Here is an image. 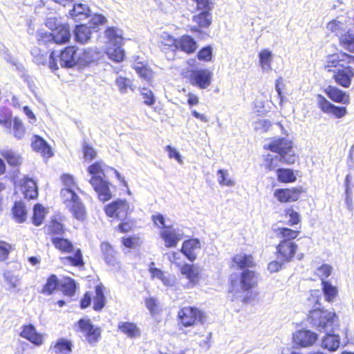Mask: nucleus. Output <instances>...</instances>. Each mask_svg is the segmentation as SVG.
<instances>
[{
  "mask_svg": "<svg viewBox=\"0 0 354 354\" xmlns=\"http://www.w3.org/2000/svg\"><path fill=\"white\" fill-rule=\"evenodd\" d=\"M310 297L309 300H315L317 307L309 312V324L319 331L326 333L332 331L336 317L335 313L319 308L321 304L319 298L321 297V293L319 290L311 291Z\"/></svg>",
  "mask_w": 354,
  "mask_h": 354,
  "instance_id": "nucleus-1",
  "label": "nucleus"
},
{
  "mask_svg": "<svg viewBox=\"0 0 354 354\" xmlns=\"http://www.w3.org/2000/svg\"><path fill=\"white\" fill-rule=\"evenodd\" d=\"M88 171L92 175L89 183L97 194L98 198L103 202L110 200L111 193L109 183L104 179V174L102 162H97L90 165L88 167Z\"/></svg>",
  "mask_w": 354,
  "mask_h": 354,
  "instance_id": "nucleus-2",
  "label": "nucleus"
},
{
  "mask_svg": "<svg viewBox=\"0 0 354 354\" xmlns=\"http://www.w3.org/2000/svg\"><path fill=\"white\" fill-rule=\"evenodd\" d=\"M108 39L106 53L108 57L115 62H120L124 57V50L122 48L123 41L122 31L117 28L110 27L105 31Z\"/></svg>",
  "mask_w": 354,
  "mask_h": 354,
  "instance_id": "nucleus-3",
  "label": "nucleus"
},
{
  "mask_svg": "<svg viewBox=\"0 0 354 354\" xmlns=\"http://www.w3.org/2000/svg\"><path fill=\"white\" fill-rule=\"evenodd\" d=\"M265 148L272 152L277 153L281 162L291 165L295 163L297 157L292 150V142L284 138L272 140Z\"/></svg>",
  "mask_w": 354,
  "mask_h": 354,
  "instance_id": "nucleus-4",
  "label": "nucleus"
},
{
  "mask_svg": "<svg viewBox=\"0 0 354 354\" xmlns=\"http://www.w3.org/2000/svg\"><path fill=\"white\" fill-rule=\"evenodd\" d=\"M178 315L181 324L185 326H190L198 322L203 324L206 320V315L203 312L191 306L180 309Z\"/></svg>",
  "mask_w": 354,
  "mask_h": 354,
  "instance_id": "nucleus-5",
  "label": "nucleus"
},
{
  "mask_svg": "<svg viewBox=\"0 0 354 354\" xmlns=\"http://www.w3.org/2000/svg\"><path fill=\"white\" fill-rule=\"evenodd\" d=\"M129 205L126 200L118 199L105 207V212L109 217L124 220L129 213Z\"/></svg>",
  "mask_w": 354,
  "mask_h": 354,
  "instance_id": "nucleus-6",
  "label": "nucleus"
},
{
  "mask_svg": "<svg viewBox=\"0 0 354 354\" xmlns=\"http://www.w3.org/2000/svg\"><path fill=\"white\" fill-rule=\"evenodd\" d=\"M160 237L165 242L166 248H175L184 236L183 231L173 226L165 227L160 232Z\"/></svg>",
  "mask_w": 354,
  "mask_h": 354,
  "instance_id": "nucleus-7",
  "label": "nucleus"
},
{
  "mask_svg": "<svg viewBox=\"0 0 354 354\" xmlns=\"http://www.w3.org/2000/svg\"><path fill=\"white\" fill-rule=\"evenodd\" d=\"M188 77L192 85L205 89L211 84L212 73L208 69L193 70Z\"/></svg>",
  "mask_w": 354,
  "mask_h": 354,
  "instance_id": "nucleus-8",
  "label": "nucleus"
},
{
  "mask_svg": "<svg viewBox=\"0 0 354 354\" xmlns=\"http://www.w3.org/2000/svg\"><path fill=\"white\" fill-rule=\"evenodd\" d=\"M354 77V68L351 66H341L333 71V78L335 82L344 88H348L351 85Z\"/></svg>",
  "mask_w": 354,
  "mask_h": 354,
  "instance_id": "nucleus-9",
  "label": "nucleus"
},
{
  "mask_svg": "<svg viewBox=\"0 0 354 354\" xmlns=\"http://www.w3.org/2000/svg\"><path fill=\"white\" fill-rule=\"evenodd\" d=\"M317 103L320 109L328 114H333L337 118H341L346 114V107L337 106L331 104L324 96L317 95Z\"/></svg>",
  "mask_w": 354,
  "mask_h": 354,
  "instance_id": "nucleus-10",
  "label": "nucleus"
},
{
  "mask_svg": "<svg viewBox=\"0 0 354 354\" xmlns=\"http://www.w3.org/2000/svg\"><path fill=\"white\" fill-rule=\"evenodd\" d=\"M317 335L309 330H300L293 335L294 343L300 347H308L315 344Z\"/></svg>",
  "mask_w": 354,
  "mask_h": 354,
  "instance_id": "nucleus-11",
  "label": "nucleus"
},
{
  "mask_svg": "<svg viewBox=\"0 0 354 354\" xmlns=\"http://www.w3.org/2000/svg\"><path fill=\"white\" fill-rule=\"evenodd\" d=\"M168 41L169 46L174 47L175 49H180L187 53H193L196 49V41L188 35H184L178 40L170 38Z\"/></svg>",
  "mask_w": 354,
  "mask_h": 354,
  "instance_id": "nucleus-12",
  "label": "nucleus"
},
{
  "mask_svg": "<svg viewBox=\"0 0 354 354\" xmlns=\"http://www.w3.org/2000/svg\"><path fill=\"white\" fill-rule=\"evenodd\" d=\"M59 64L62 67L71 68L79 64L78 54L73 46H68L61 51L59 55Z\"/></svg>",
  "mask_w": 354,
  "mask_h": 354,
  "instance_id": "nucleus-13",
  "label": "nucleus"
},
{
  "mask_svg": "<svg viewBox=\"0 0 354 354\" xmlns=\"http://www.w3.org/2000/svg\"><path fill=\"white\" fill-rule=\"evenodd\" d=\"M297 249V245L295 243L281 241L277 247V257L281 262L290 261Z\"/></svg>",
  "mask_w": 354,
  "mask_h": 354,
  "instance_id": "nucleus-14",
  "label": "nucleus"
},
{
  "mask_svg": "<svg viewBox=\"0 0 354 354\" xmlns=\"http://www.w3.org/2000/svg\"><path fill=\"white\" fill-rule=\"evenodd\" d=\"M20 336L37 346L42 345L44 343L43 334L38 333L35 327L32 324L23 326Z\"/></svg>",
  "mask_w": 354,
  "mask_h": 354,
  "instance_id": "nucleus-15",
  "label": "nucleus"
},
{
  "mask_svg": "<svg viewBox=\"0 0 354 354\" xmlns=\"http://www.w3.org/2000/svg\"><path fill=\"white\" fill-rule=\"evenodd\" d=\"M201 248V243L198 239H189L183 243L180 252L189 260L193 261L196 259L198 251Z\"/></svg>",
  "mask_w": 354,
  "mask_h": 354,
  "instance_id": "nucleus-16",
  "label": "nucleus"
},
{
  "mask_svg": "<svg viewBox=\"0 0 354 354\" xmlns=\"http://www.w3.org/2000/svg\"><path fill=\"white\" fill-rule=\"evenodd\" d=\"M300 191L298 189H277L274 196L281 203L296 201L299 199Z\"/></svg>",
  "mask_w": 354,
  "mask_h": 354,
  "instance_id": "nucleus-17",
  "label": "nucleus"
},
{
  "mask_svg": "<svg viewBox=\"0 0 354 354\" xmlns=\"http://www.w3.org/2000/svg\"><path fill=\"white\" fill-rule=\"evenodd\" d=\"M100 53L96 48H88L83 49L78 54L80 65L84 66L100 59Z\"/></svg>",
  "mask_w": 354,
  "mask_h": 354,
  "instance_id": "nucleus-18",
  "label": "nucleus"
},
{
  "mask_svg": "<svg viewBox=\"0 0 354 354\" xmlns=\"http://www.w3.org/2000/svg\"><path fill=\"white\" fill-rule=\"evenodd\" d=\"M73 6L69 10V15L75 21H78L86 19L90 15V10L86 4L78 3H71Z\"/></svg>",
  "mask_w": 354,
  "mask_h": 354,
  "instance_id": "nucleus-19",
  "label": "nucleus"
},
{
  "mask_svg": "<svg viewBox=\"0 0 354 354\" xmlns=\"http://www.w3.org/2000/svg\"><path fill=\"white\" fill-rule=\"evenodd\" d=\"M257 283V279L254 271L245 270L241 273L240 286L243 291H249L254 287Z\"/></svg>",
  "mask_w": 354,
  "mask_h": 354,
  "instance_id": "nucleus-20",
  "label": "nucleus"
},
{
  "mask_svg": "<svg viewBox=\"0 0 354 354\" xmlns=\"http://www.w3.org/2000/svg\"><path fill=\"white\" fill-rule=\"evenodd\" d=\"M21 190L24 197L28 199H33L37 196V188L36 183L30 178L24 177L21 182Z\"/></svg>",
  "mask_w": 354,
  "mask_h": 354,
  "instance_id": "nucleus-21",
  "label": "nucleus"
},
{
  "mask_svg": "<svg viewBox=\"0 0 354 354\" xmlns=\"http://www.w3.org/2000/svg\"><path fill=\"white\" fill-rule=\"evenodd\" d=\"M96 27L87 26L86 25L80 24L77 26L74 30L75 40L81 44L86 43L91 38V35L95 30Z\"/></svg>",
  "mask_w": 354,
  "mask_h": 354,
  "instance_id": "nucleus-22",
  "label": "nucleus"
},
{
  "mask_svg": "<svg viewBox=\"0 0 354 354\" xmlns=\"http://www.w3.org/2000/svg\"><path fill=\"white\" fill-rule=\"evenodd\" d=\"M326 92L328 96L334 102L344 104L349 103V95L335 86H329Z\"/></svg>",
  "mask_w": 354,
  "mask_h": 354,
  "instance_id": "nucleus-23",
  "label": "nucleus"
},
{
  "mask_svg": "<svg viewBox=\"0 0 354 354\" xmlns=\"http://www.w3.org/2000/svg\"><path fill=\"white\" fill-rule=\"evenodd\" d=\"M31 145L35 151L39 152L43 156L50 157L52 156L50 146L39 136L35 135L32 137Z\"/></svg>",
  "mask_w": 354,
  "mask_h": 354,
  "instance_id": "nucleus-24",
  "label": "nucleus"
},
{
  "mask_svg": "<svg viewBox=\"0 0 354 354\" xmlns=\"http://www.w3.org/2000/svg\"><path fill=\"white\" fill-rule=\"evenodd\" d=\"M54 41L56 44H65L71 38V32L68 25H58L53 32Z\"/></svg>",
  "mask_w": 354,
  "mask_h": 354,
  "instance_id": "nucleus-25",
  "label": "nucleus"
},
{
  "mask_svg": "<svg viewBox=\"0 0 354 354\" xmlns=\"http://www.w3.org/2000/svg\"><path fill=\"white\" fill-rule=\"evenodd\" d=\"M100 249L106 263L110 266H115L118 263L117 257L112 247L108 243L104 242L102 243Z\"/></svg>",
  "mask_w": 354,
  "mask_h": 354,
  "instance_id": "nucleus-26",
  "label": "nucleus"
},
{
  "mask_svg": "<svg viewBox=\"0 0 354 354\" xmlns=\"http://www.w3.org/2000/svg\"><path fill=\"white\" fill-rule=\"evenodd\" d=\"M70 212L72 213L74 218L77 220L83 221L86 217V212L85 207L81 202L80 199L73 201L72 204L68 206Z\"/></svg>",
  "mask_w": 354,
  "mask_h": 354,
  "instance_id": "nucleus-27",
  "label": "nucleus"
},
{
  "mask_svg": "<svg viewBox=\"0 0 354 354\" xmlns=\"http://www.w3.org/2000/svg\"><path fill=\"white\" fill-rule=\"evenodd\" d=\"M339 346V337L338 335L330 334L328 332L326 335L323 338L322 342V347L327 349L329 351H335Z\"/></svg>",
  "mask_w": 354,
  "mask_h": 354,
  "instance_id": "nucleus-28",
  "label": "nucleus"
},
{
  "mask_svg": "<svg viewBox=\"0 0 354 354\" xmlns=\"http://www.w3.org/2000/svg\"><path fill=\"white\" fill-rule=\"evenodd\" d=\"M233 263L240 269L245 268H252L255 263L251 255L245 254H236L233 258Z\"/></svg>",
  "mask_w": 354,
  "mask_h": 354,
  "instance_id": "nucleus-29",
  "label": "nucleus"
},
{
  "mask_svg": "<svg viewBox=\"0 0 354 354\" xmlns=\"http://www.w3.org/2000/svg\"><path fill=\"white\" fill-rule=\"evenodd\" d=\"M60 261L62 264L65 266H73L80 267L84 266V261L82 259V254L81 250L77 249L73 256H67L60 257Z\"/></svg>",
  "mask_w": 354,
  "mask_h": 354,
  "instance_id": "nucleus-30",
  "label": "nucleus"
},
{
  "mask_svg": "<svg viewBox=\"0 0 354 354\" xmlns=\"http://www.w3.org/2000/svg\"><path fill=\"white\" fill-rule=\"evenodd\" d=\"M327 29L339 37V39L342 35H345L346 31L350 30L348 28L346 24L337 19L330 21L327 24Z\"/></svg>",
  "mask_w": 354,
  "mask_h": 354,
  "instance_id": "nucleus-31",
  "label": "nucleus"
},
{
  "mask_svg": "<svg viewBox=\"0 0 354 354\" xmlns=\"http://www.w3.org/2000/svg\"><path fill=\"white\" fill-rule=\"evenodd\" d=\"M119 329L130 338H135L140 335L137 326L131 322H121L118 324Z\"/></svg>",
  "mask_w": 354,
  "mask_h": 354,
  "instance_id": "nucleus-32",
  "label": "nucleus"
},
{
  "mask_svg": "<svg viewBox=\"0 0 354 354\" xmlns=\"http://www.w3.org/2000/svg\"><path fill=\"white\" fill-rule=\"evenodd\" d=\"M322 283V291L326 301L330 303L333 302L336 299L338 293L337 287L333 286L330 282L326 281H323Z\"/></svg>",
  "mask_w": 354,
  "mask_h": 354,
  "instance_id": "nucleus-33",
  "label": "nucleus"
},
{
  "mask_svg": "<svg viewBox=\"0 0 354 354\" xmlns=\"http://www.w3.org/2000/svg\"><path fill=\"white\" fill-rule=\"evenodd\" d=\"M259 57L262 71L265 72L271 71V63L272 61L271 51L268 49H264L259 53Z\"/></svg>",
  "mask_w": 354,
  "mask_h": 354,
  "instance_id": "nucleus-34",
  "label": "nucleus"
},
{
  "mask_svg": "<svg viewBox=\"0 0 354 354\" xmlns=\"http://www.w3.org/2000/svg\"><path fill=\"white\" fill-rule=\"evenodd\" d=\"M339 40V45L345 50L354 53V33L351 30L342 35Z\"/></svg>",
  "mask_w": 354,
  "mask_h": 354,
  "instance_id": "nucleus-35",
  "label": "nucleus"
},
{
  "mask_svg": "<svg viewBox=\"0 0 354 354\" xmlns=\"http://www.w3.org/2000/svg\"><path fill=\"white\" fill-rule=\"evenodd\" d=\"M133 67L138 75L145 81L150 82L152 80L153 71L142 62L135 63Z\"/></svg>",
  "mask_w": 354,
  "mask_h": 354,
  "instance_id": "nucleus-36",
  "label": "nucleus"
},
{
  "mask_svg": "<svg viewBox=\"0 0 354 354\" xmlns=\"http://www.w3.org/2000/svg\"><path fill=\"white\" fill-rule=\"evenodd\" d=\"M193 21L201 28L209 27L212 23V17L209 10H203L200 14L193 16Z\"/></svg>",
  "mask_w": 354,
  "mask_h": 354,
  "instance_id": "nucleus-37",
  "label": "nucleus"
},
{
  "mask_svg": "<svg viewBox=\"0 0 354 354\" xmlns=\"http://www.w3.org/2000/svg\"><path fill=\"white\" fill-rule=\"evenodd\" d=\"M1 154L11 166H17L22 162V158L21 156L12 150H3Z\"/></svg>",
  "mask_w": 354,
  "mask_h": 354,
  "instance_id": "nucleus-38",
  "label": "nucleus"
},
{
  "mask_svg": "<svg viewBox=\"0 0 354 354\" xmlns=\"http://www.w3.org/2000/svg\"><path fill=\"white\" fill-rule=\"evenodd\" d=\"M55 354H69L72 351V343L64 338L59 339L53 346Z\"/></svg>",
  "mask_w": 354,
  "mask_h": 354,
  "instance_id": "nucleus-39",
  "label": "nucleus"
},
{
  "mask_svg": "<svg viewBox=\"0 0 354 354\" xmlns=\"http://www.w3.org/2000/svg\"><path fill=\"white\" fill-rule=\"evenodd\" d=\"M105 297L104 294V287L97 286L95 288V295L93 298V309L100 310L105 305Z\"/></svg>",
  "mask_w": 354,
  "mask_h": 354,
  "instance_id": "nucleus-40",
  "label": "nucleus"
},
{
  "mask_svg": "<svg viewBox=\"0 0 354 354\" xmlns=\"http://www.w3.org/2000/svg\"><path fill=\"white\" fill-rule=\"evenodd\" d=\"M60 194L63 202L67 207L72 204L73 201L79 199V197L75 193L73 188L64 187L62 189Z\"/></svg>",
  "mask_w": 354,
  "mask_h": 354,
  "instance_id": "nucleus-41",
  "label": "nucleus"
},
{
  "mask_svg": "<svg viewBox=\"0 0 354 354\" xmlns=\"http://www.w3.org/2000/svg\"><path fill=\"white\" fill-rule=\"evenodd\" d=\"M5 281L12 289H17L21 285L20 277L11 271H6L3 274Z\"/></svg>",
  "mask_w": 354,
  "mask_h": 354,
  "instance_id": "nucleus-42",
  "label": "nucleus"
},
{
  "mask_svg": "<svg viewBox=\"0 0 354 354\" xmlns=\"http://www.w3.org/2000/svg\"><path fill=\"white\" fill-rule=\"evenodd\" d=\"M278 180L283 183H292L296 180V176L290 169H278Z\"/></svg>",
  "mask_w": 354,
  "mask_h": 354,
  "instance_id": "nucleus-43",
  "label": "nucleus"
},
{
  "mask_svg": "<svg viewBox=\"0 0 354 354\" xmlns=\"http://www.w3.org/2000/svg\"><path fill=\"white\" fill-rule=\"evenodd\" d=\"M53 243L56 248L66 253L72 252L73 248V244L68 239L64 238H54L53 239Z\"/></svg>",
  "mask_w": 354,
  "mask_h": 354,
  "instance_id": "nucleus-44",
  "label": "nucleus"
},
{
  "mask_svg": "<svg viewBox=\"0 0 354 354\" xmlns=\"http://www.w3.org/2000/svg\"><path fill=\"white\" fill-rule=\"evenodd\" d=\"M12 213L18 223H22L26 220V211L24 204L21 202H16L12 209Z\"/></svg>",
  "mask_w": 354,
  "mask_h": 354,
  "instance_id": "nucleus-45",
  "label": "nucleus"
},
{
  "mask_svg": "<svg viewBox=\"0 0 354 354\" xmlns=\"http://www.w3.org/2000/svg\"><path fill=\"white\" fill-rule=\"evenodd\" d=\"M45 216V209L40 204H36L33 208L32 222L36 226L41 224Z\"/></svg>",
  "mask_w": 354,
  "mask_h": 354,
  "instance_id": "nucleus-46",
  "label": "nucleus"
},
{
  "mask_svg": "<svg viewBox=\"0 0 354 354\" xmlns=\"http://www.w3.org/2000/svg\"><path fill=\"white\" fill-rule=\"evenodd\" d=\"M278 235L283 239V241H290L297 238L299 234V231L293 230L288 227L278 228Z\"/></svg>",
  "mask_w": 354,
  "mask_h": 354,
  "instance_id": "nucleus-47",
  "label": "nucleus"
},
{
  "mask_svg": "<svg viewBox=\"0 0 354 354\" xmlns=\"http://www.w3.org/2000/svg\"><path fill=\"white\" fill-rule=\"evenodd\" d=\"M180 272L185 275L191 281L194 282L197 279L198 272L194 266L185 264L180 268Z\"/></svg>",
  "mask_w": 354,
  "mask_h": 354,
  "instance_id": "nucleus-48",
  "label": "nucleus"
},
{
  "mask_svg": "<svg viewBox=\"0 0 354 354\" xmlns=\"http://www.w3.org/2000/svg\"><path fill=\"white\" fill-rule=\"evenodd\" d=\"M343 54H333L330 56H328L325 68H330L334 67L338 68H341V66H343L342 64H340V62L344 60L345 57L342 56Z\"/></svg>",
  "mask_w": 354,
  "mask_h": 354,
  "instance_id": "nucleus-49",
  "label": "nucleus"
},
{
  "mask_svg": "<svg viewBox=\"0 0 354 354\" xmlns=\"http://www.w3.org/2000/svg\"><path fill=\"white\" fill-rule=\"evenodd\" d=\"M58 286L57 278L55 274H51L45 284L42 292L46 295H50L57 288Z\"/></svg>",
  "mask_w": 354,
  "mask_h": 354,
  "instance_id": "nucleus-50",
  "label": "nucleus"
},
{
  "mask_svg": "<svg viewBox=\"0 0 354 354\" xmlns=\"http://www.w3.org/2000/svg\"><path fill=\"white\" fill-rule=\"evenodd\" d=\"M46 230L48 234L57 235H62L64 231L63 225L55 220H52L51 222L46 226Z\"/></svg>",
  "mask_w": 354,
  "mask_h": 354,
  "instance_id": "nucleus-51",
  "label": "nucleus"
},
{
  "mask_svg": "<svg viewBox=\"0 0 354 354\" xmlns=\"http://www.w3.org/2000/svg\"><path fill=\"white\" fill-rule=\"evenodd\" d=\"M76 290V283L71 278H66L62 284V291L64 295L73 296Z\"/></svg>",
  "mask_w": 354,
  "mask_h": 354,
  "instance_id": "nucleus-52",
  "label": "nucleus"
},
{
  "mask_svg": "<svg viewBox=\"0 0 354 354\" xmlns=\"http://www.w3.org/2000/svg\"><path fill=\"white\" fill-rule=\"evenodd\" d=\"M13 135L18 140L22 139L25 135V128L21 121L16 118L13 121Z\"/></svg>",
  "mask_w": 354,
  "mask_h": 354,
  "instance_id": "nucleus-53",
  "label": "nucleus"
},
{
  "mask_svg": "<svg viewBox=\"0 0 354 354\" xmlns=\"http://www.w3.org/2000/svg\"><path fill=\"white\" fill-rule=\"evenodd\" d=\"M140 94L142 96L143 102L147 106H152L155 104L156 99L153 92L147 88H140Z\"/></svg>",
  "mask_w": 354,
  "mask_h": 354,
  "instance_id": "nucleus-54",
  "label": "nucleus"
},
{
  "mask_svg": "<svg viewBox=\"0 0 354 354\" xmlns=\"http://www.w3.org/2000/svg\"><path fill=\"white\" fill-rule=\"evenodd\" d=\"M332 270L333 268L330 266L328 264H324L316 270L315 274L323 282V281H325L324 279L326 278L330 275Z\"/></svg>",
  "mask_w": 354,
  "mask_h": 354,
  "instance_id": "nucleus-55",
  "label": "nucleus"
},
{
  "mask_svg": "<svg viewBox=\"0 0 354 354\" xmlns=\"http://www.w3.org/2000/svg\"><path fill=\"white\" fill-rule=\"evenodd\" d=\"M218 176V183L221 185L232 187L234 185V183L230 178H227L228 172L227 170L219 169L217 172Z\"/></svg>",
  "mask_w": 354,
  "mask_h": 354,
  "instance_id": "nucleus-56",
  "label": "nucleus"
},
{
  "mask_svg": "<svg viewBox=\"0 0 354 354\" xmlns=\"http://www.w3.org/2000/svg\"><path fill=\"white\" fill-rule=\"evenodd\" d=\"M78 325L81 332L84 334L86 338L88 337V335L95 328L89 319H81L78 322Z\"/></svg>",
  "mask_w": 354,
  "mask_h": 354,
  "instance_id": "nucleus-57",
  "label": "nucleus"
},
{
  "mask_svg": "<svg viewBox=\"0 0 354 354\" xmlns=\"http://www.w3.org/2000/svg\"><path fill=\"white\" fill-rule=\"evenodd\" d=\"M115 84L120 92L125 93L127 92V89L130 86V80L120 76L116 79Z\"/></svg>",
  "mask_w": 354,
  "mask_h": 354,
  "instance_id": "nucleus-58",
  "label": "nucleus"
},
{
  "mask_svg": "<svg viewBox=\"0 0 354 354\" xmlns=\"http://www.w3.org/2000/svg\"><path fill=\"white\" fill-rule=\"evenodd\" d=\"M286 216H288L290 219L288 221L287 224L290 225H297L300 221V216L297 212H295L292 209H288L286 211Z\"/></svg>",
  "mask_w": 354,
  "mask_h": 354,
  "instance_id": "nucleus-59",
  "label": "nucleus"
},
{
  "mask_svg": "<svg viewBox=\"0 0 354 354\" xmlns=\"http://www.w3.org/2000/svg\"><path fill=\"white\" fill-rule=\"evenodd\" d=\"M101 336V330L100 328H95L86 338L88 343L91 345L95 344L100 339Z\"/></svg>",
  "mask_w": 354,
  "mask_h": 354,
  "instance_id": "nucleus-60",
  "label": "nucleus"
},
{
  "mask_svg": "<svg viewBox=\"0 0 354 354\" xmlns=\"http://www.w3.org/2000/svg\"><path fill=\"white\" fill-rule=\"evenodd\" d=\"M101 336V330L100 328H95L86 338L88 343L91 345L95 344L100 339Z\"/></svg>",
  "mask_w": 354,
  "mask_h": 354,
  "instance_id": "nucleus-61",
  "label": "nucleus"
},
{
  "mask_svg": "<svg viewBox=\"0 0 354 354\" xmlns=\"http://www.w3.org/2000/svg\"><path fill=\"white\" fill-rule=\"evenodd\" d=\"M12 250V246L5 241H0V261H4Z\"/></svg>",
  "mask_w": 354,
  "mask_h": 354,
  "instance_id": "nucleus-62",
  "label": "nucleus"
},
{
  "mask_svg": "<svg viewBox=\"0 0 354 354\" xmlns=\"http://www.w3.org/2000/svg\"><path fill=\"white\" fill-rule=\"evenodd\" d=\"M83 153L84 159L89 161L94 159L97 155L94 149L87 144H84L83 146Z\"/></svg>",
  "mask_w": 354,
  "mask_h": 354,
  "instance_id": "nucleus-63",
  "label": "nucleus"
},
{
  "mask_svg": "<svg viewBox=\"0 0 354 354\" xmlns=\"http://www.w3.org/2000/svg\"><path fill=\"white\" fill-rule=\"evenodd\" d=\"M37 49L32 50L31 53L33 55V61L37 64H45L48 59L47 55L37 53Z\"/></svg>",
  "mask_w": 354,
  "mask_h": 354,
  "instance_id": "nucleus-64",
  "label": "nucleus"
}]
</instances>
